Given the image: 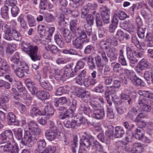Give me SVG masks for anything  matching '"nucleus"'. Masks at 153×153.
<instances>
[{
    "mask_svg": "<svg viewBox=\"0 0 153 153\" xmlns=\"http://www.w3.org/2000/svg\"><path fill=\"white\" fill-rule=\"evenodd\" d=\"M13 131L18 143L24 146H32L39 137L38 135H36L29 131L25 132L24 131V137L22 138V130L20 128L17 130L14 129Z\"/></svg>",
    "mask_w": 153,
    "mask_h": 153,
    "instance_id": "obj_1",
    "label": "nucleus"
},
{
    "mask_svg": "<svg viewBox=\"0 0 153 153\" xmlns=\"http://www.w3.org/2000/svg\"><path fill=\"white\" fill-rule=\"evenodd\" d=\"M19 56L17 53H15L10 60L14 64L11 67L16 74L19 77L22 78L24 75V72L28 73L29 68L28 65L25 62H19Z\"/></svg>",
    "mask_w": 153,
    "mask_h": 153,
    "instance_id": "obj_2",
    "label": "nucleus"
},
{
    "mask_svg": "<svg viewBox=\"0 0 153 153\" xmlns=\"http://www.w3.org/2000/svg\"><path fill=\"white\" fill-rule=\"evenodd\" d=\"M22 50L30 56L32 60L36 61L40 60L41 57L37 55L38 48L36 46H33L29 43L22 41Z\"/></svg>",
    "mask_w": 153,
    "mask_h": 153,
    "instance_id": "obj_3",
    "label": "nucleus"
},
{
    "mask_svg": "<svg viewBox=\"0 0 153 153\" xmlns=\"http://www.w3.org/2000/svg\"><path fill=\"white\" fill-rule=\"evenodd\" d=\"M22 126L25 132L29 131L36 135H39L41 132V129L38 127V124L34 121H30L28 123H26L25 118H23L21 121Z\"/></svg>",
    "mask_w": 153,
    "mask_h": 153,
    "instance_id": "obj_4",
    "label": "nucleus"
},
{
    "mask_svg": "<svg viewBox=\"0 0 153 153\" xmlns=\"http://www.w3.org/2000/svg\"><path fill=\"white\" fill-rule=\"evenodd\" d=\"M87 119L83 116L80 114L76 116V120H71L66 119L64 121V125L67 128H75L76 126H79L81 124H85L87 122Z\"/></svg>",
    "mask_w": 153,
    "mask_h": 153,
    "instance_id": "obj_5",
    "label": "nucleus"
},
{
    "mask_svg": "<svg viewBox=\"0 0 153 153\" xmlns=\"http://www.w3.org/2000/svg\"><path fill=\"white\" fill-rule=\"evenodd\" d=\"M90 105L92 108L90 115L97 119L103 118L105 116L104 111L103 109H100L97 102L94 101H91L90 102Z\"/></svg>",
    "mask_w": 153,
    "mask_h": 153,
    "instance_id": "obj_6",
    "label": "nucleus"
},
{
    "mask_svg": "<svg viewBox=\"0 0 153 153\" xmlns=\"http://www.w3.org/2000/svg\"><path fill=\"white\" fill-rule=\"evenodd\" d=\"M86 22L84 25V27L88 36H90L92 34V26L94 22V16L90 14H86L85 16Z\"/></svg>",
    "mask_w": 153,
    "mask_h": 153,
    "instance_id": "obj_7",
    "label": "nucleus"
},
{
    "mask_svg": "<svg viewBox=\"0 0 153 153\" xmlns=\"http://www.w3.org/2000/svg\"><path fill=\"white\" fill-rule=\"evenodd\" d=\"M13 25H11L9 26L6 22L2 21H0V30L1 29L3 31L4 33V38L6 40L8 38H10L11 36L10 34L12 30L15 27Z\"/></svg>",
    "mask_w": 153,
    "mask_h": 153,
    "instance_id": "obj_8",
    "label": "nucleus"
},
{
    "mask_svg": "<svg viewBox=\"0 0 153 153\" xmlns=\"http://www.w3.org/2000/svg\"><path fill=\"white\" fill-rule=\"evenodd\" d=\"M115 88L112 86H110L107 87V91L105 92V98L107 103L110 106H111L112 103L111 99L110 98V95L111 96L112 100L114 101V97L116 95L117 91L115 90Z\"/></svg>",
    "mask_w": 153,
    "mask_h": 153,
    "instance_id": "obj_9",
    "label": "nucleus"
},
{
    "mask_svg": "<svg viewBox=\"0 0 153 153\" xmlns=\"http://www.w3.org/2000/svg\"><path fill=\"white\" fill-rule=\"evenodd\" d=\"M13 139V132L11 130H6L0 134V144L10 142Z\"/></svg>",
    "mask_w": 153,
    "mask_h": 153,
    "instance_id": "obj_10",
    "label": "nucleus"
},
{
    "mask_svg": "<svg viewBox=\"0 0 153 153\" xmlns=\"http://www.w3.org/2000/svg\"><path fill=\"white\" fill-rule=\"evenodd\" d=\"M110 10V9L105 6H102L100 8L102 19L105 24H107L109 22Z\"/></svg>",
    "mask_w": 153,
    "mask_h": 153,
    "instance_id": "obj_11",
    "label": "nucleus"
},
{
    "mask_svg": "<svg viewBox=\"0 0 153 153\" xmlns=\"http://www.w3.org/2000/svg\"><path fill=\"white\" fill-rule=\"evenodd\" d=\"M97 7L96 4L89 3L83 7L82 10L81 17L82 18L84 19L86 14H89L88 13L89 10L96 9Z\"/></svg>",
    "mask_w": 153,
    "mask_h": 153,
    "instance_id": "obj_12",
    "label": "nucleus"
},
{
    "mask_svg": "<svg viewBox=\"0 0 153 153\" xmlns=\"http://www.w3.org/2000/svg\"><path fill=\"white\" fill-rule=\"evenodd\" d=\"M126 52L127 57L129 60L130 65L132 66L133 65L136 64L137 62V60L134 56V50L133 51L132 48L129 46H126Z\"/></svg>",
    "mask_w": 153,
    "mask_h": 153,
    "instance_id": "obj_13",
    "label": "nucleus"
},
{
    "mask_svg": "<svg viewBox=\"0 0 153 153\" xmlns=\"http://www.w3.org/2000/svg\"><path fill=\"white\" fill-rule=\"evenodd\" d=\"M58 134L56 128H54L53 129H50L46 130L45 132V135L48 140L52 141L56 139Z\"/></svg>",
    "mask_w": 153,
    "mask_h": 153,
    "instance_id": "obj_14",
    "label": "nucleus"
},
{
    "mask_svg": "<svg viewBox=\"0 0 153 153\" xmlns=\"http://www.w3.org/2000/svg\"><path fill=\"white\" fill-rule=\"evenodd\" d=\"M64 74L66 78L72 77L76 75V71L74 69H73L70 64L66 65L64 68Z\"/></svg>",
    "mask_w": 153,
    "mask_h": 153,
    "instance_id": "obj_15",
    "label": "nucleus"
},
{
    "mask_svg": "<svg viewBox=\"0 0 153 153\" xmlns=\"http://www.w3.org/2000/svg\"><path fill=\"white\" fill-rule=\"evenodd\" d=\"M75 94L78 97L81 98L82 100L89 98L90 95V92L81 88H76L75 91Z\"/></svg>",
    "mask_w": 153,
    "mask_h": 153,
    "instance_id": "obj_16",
    "label": "nucleus"
},
{
    "mask_svg": "<svg viewBox=\"0 0 153 153\" xmlns=\"http://www.w3.org/2000/svg\"><path fill=\"white\" fill-rule=\"evenodd\" d=\"M59 109L65 111L64 113H60L58 116L59 118L61 119H68L69 117H72L73 115L74 112L73 110L71 109H69L66 110V109L64 107H60Z\"/></svg>",
    "mask_w": 153,
    "mask_h": 153,
    "instance_id": "obj_17",
    "label": "nucleus"
},
{
    "mask_svg": "<svg viewBox=\"0 0 153 153\" xmlns=\"http://www.w3.org/2000/svg\"><path fill=\"white\" fill-rule=\"evenodd\" d=\"M1 147H4V150H8L10 151V153H19V149L16 143L12 145L10 142H9L4 146L2 145Z\"/></svg>",
    "mask_w": 153,
    "mask_h": 153,
    "instance_id": "obj_18",
    "label": "nucleus"
},
{
    "mask_svg": "<svg viewBox=\"0 0 153 153\" xmlns=\"http://www.w3.org/2000/svg\"><path fill=\"white\" fill-rule=\"evenodd\" d=\"M82 140V146L85 148H88L90 146H91L92 142L94 141V137L90 135H87L83 137Z\"/></svg>",
    "mask_w": 153,
    "mask_h": 153,
    "instance_id": "obj_19",
    "label": "nucleus"
},
{
    "mask_svg": "<svg viewBox=\"0 0 153 153\" xmlns=\"http://www.w3.org/2000/svg\"><path fill=\"white\" fill-rule=\"evenodd\" d=\"M130 73V80L133 83L134 85L136 86L144 85V83L143 80L138 77L133 71L132 73Z\"/></svg>",
    "mask_w": 153,
    "mask_h": 153,
    "instance_id": "obj_20",
    "label": "nucleus"
},
{
    "mask_svg": "<svg viewBox=\"0 0 153 153\" xmlns=\"http://www.w3.org/2000/svg\"><path fill=\"white\" fill-rule=\"evenodd\" d=\"M59 26L58 28L59 30L66 29L65 27L66 26V24L69 22L68 19L67 18H65V17L63 14H61L58 17Z\"/></svg>",
    "mask_w": 153,
    "mask_h": 153,
    "instance_id": "obj_21",
    "label": "nucleus"
},
{
    "mask_svg": "<svg viewBox=\"0 0 153 153\" xmlns=\"http://www.w3.org/2000/svg\"><path fill=\"white\" fill-rule=\"evenodd\" d=\"M133 71L128 69H125L124 72L121 73L120 75V78L123 83L126 84L127 83V79L129 78L130 79V73H132Z\"/></svg>",
    "mask_w": 153,
    "mask_h": 153,
    "instance_id": "obj_22",
    "label": "nucleus"
},
{
    "mask_svg": "<svg viewBox=\"0 0 153 153\" xmlns=\"http://www.w3.org/2000/svg\"><path fill=\"white\" fill-rule=\"evenodd\" d=\"M85 39L77 37L73 42L74 47L78 50H81L83 47V44L85 42Z\"/></svg>",
    "mask_w": 153,
    "mask_h": 153,
    "instance_id": "obj_23",
    "label": "nucleus"
},
{
    "mask_svg": "<svg viewBox=\"0 0 153 153\" xmlns=\"http://www.w3.org/2000/svg\"><path fill=\"white\" fill-rule=\"evenodd\" d=\"M140 112L139 109L132 107L126 114L125 117L127 119L133 120L136 115Z\"/></svg>",
    "mask_w": 153,
    "mask_h": 153,
    "instance_id": "obj_24",
    "label": "nucleus"
},
{
    "mask_svg": "<svg viewBox=\"0 0 153 153\" xmlns=\"http://www.w3.org/2000/svg\"><path fill=\"white\" fill-rule=\"evenodd\" d=\"M25 84L27 88L33 94H35L37 91L35 83L29 79H26L25 80Z\"/></svg>",
    "mask_w": 153,
    "mask_h": 153,
    "instance_id": "obj_25",
    "label": "nucleus"
},
{
    "mask_svg": "<svg viewBox=\"0 0 153 153\" xmlns=\"http://www.w3.org/2000/svg\"><path fill=\"white\" fill-rule=\"evenodd\" d=\"M10 35L11 37L6 40L11 41L13 39L15 40L20 41L22 39L21 36L20 34L16 30L15 27L14 28Z\"/></svg>",
    "mask_w": 153,
    "mask_h": 153,
    "instance_id": "obj_26",
    "label": "nucleus"
},
{
    "mask_svg": "<svg viewBox=\"0 0 153 153\" xmlns=\"http://www.w3.org/2000/svg\"><path fill=\"white\" fill-rule=\"evenodd\" d=\"M145 98L140 99L138 101V103L142 107L143 110L146 112H149L151 110V107Z\"/></svg>",
    "mask_w": 153,
    "mask_h": 153,
    "instance_id": "obj_27",
    "label": "nucleus"
},
{
    "mask_svg": "<svg viewBox=\"0 0 153 153\" xmlns=\"http://www.w3.org/2000/svg\"><path fill=\"white\" fill-rule=\"evenodd\" d=\"M54 72L55 73L54 77L57 81H60L62 80L63 81L66 79L65 76L64 74V71L56 68L54 70Z\"/></svg>",
    "mask_w": 153,
    "mask_h": 153,
    "instance_id": "obj_28",
    "label": "nucleus"
},
{
    "mask_svg": "<svg viewBox=\"0 0 153 153\" xmlns=\"http://www.w3.org/2000/svg\"><path fill=\"white\" fill-rule=\"evenodd\" d=\"M69 94H67L65 97H60L59 98H55L54 100V102L55 103L54 105L56 107L59 106V104H60L61 105H63L66 104L68 101V100L69 99L70 97Z\"/></svg>",
    "mask_w": 153,
    "mask_h": 153,
    "instance_id": "obj_29",
    "label": "nucleus"
},
{
    "mask_svg": "<svg viewBox=\"0 0 153 153\" xmlns=\"http://www.w3.org/2000/svg\"><path fill=\"white\" fill-rule=\"evenodd\" d=\"M39 79V84L41 87L46 90L51 91L52 89V87L47 80L42 79L40 76Z\"/></svg>",
    "mask_w": 153,
    "mask_h": 153,
    "instance_id": "obj_30",
    "label": "nucleus"
},
{
    "mask_svg": "<svg viewBox=\"0 0 153 153\" xmlns=\"http://www.w3.org/2000/svg\"><path fill=\"white\" fill-rule=\"evenodd\" d=\"M9 100L8 96L6 95H3L0 98V106L5 111L7 109V104Z\"/></svg>",
    "mask_w": 153,
    "mask_h": 153,
    "instance_id": "obj_31",
    "label": "nucleus"
},
{
    "mask_svg": "<svg viewBox=\"0 0 153 153\" xmlns=\"http://www.w3.org/2000/svg\"><path fill=\"white\" fill-rule=\"evenodd\" d=\"M64 36L65 39L67 43H70L72 40V33L68 30L66 29L60 30Z\"/></svg>",
    "mask_w": 153,
    "mask_h": 153,
    "instance_id": "obj_32",
    "label": "nucleus"
},
{
    "mask_svg": "<svg viewBox=\"0 0 153 153\" xmlns=\"http://www.w3.org/2000/svg\"><path fill=\"white\" fill-rule=\"evenodd\" d=\"M10 71V67L7 63L5 61H3L0 68V76H3V74L9 72Z\"/></svg>",
    "mask_w": 153,
    "mask_h": 153,
    "instance_id": "obj_33",
    "label": "nucleus"
},
{
    "mask_svg": "<svg viewBox=\"0 0 153 153\" xmlns=\"http://www.w3.org/2000/svg\"><path fill=\"white\" fill-rule=\"evenodd\" d=\"M35 93H36V96L39 99L42 100L48 99L50 96L48 92L44 90L36 91Z\"/></svg>",
    "mask_w": 153,
    "mask_h": 153,
    "instance_id": "obj_34",
    "label": "nucleus"
},
{
    "mask_svg": "<svg viewBox=\"0 0 153 153\" xmlns=\"http://www.w3.org/2000/svg\"><path fill=\"white\" fill-rule=\"evenodd\" d=\"M54 113V111L52 106L50 104L47 105L42 111V115H52Z\"/></svg>",
    "mask_w": 153,
    "mask_h": 153,
    "instance_id": "obj_35",
    "label": "nucleus"
},
{
    "mask_svg": "<svg viewBox=\"0 0 153 153\" xmlns=\"http://www.w3.org/2000/svg\"><path fill=\"white\" fill-rule=\"evenodd\" d=\"M118 20L117 17L114 16L112 20V23L110 25L109 31L110 33H113L117 27Z\"/></svg>",
    "mask_w": 153,
    "mask_h": 153,
    "instance_id": "obj_36",
    "label": "nucleus"
},
{
    "mask_svg": "<svg viewBox=\"0 0 153 153\" xmlns=\"http://www.w3.org/2000/svg\"><path fill=\"white\" fill-rule=\"evenodd\" d=\"M144 130L141 127H138L135 132L134 137L135 138L139 140L142 139L144 136Z\"/></svg>",
    "mask_w": 153,
    "mask_h": 153,
    "instance_id": "obj_37",
    "label": "nucleus"
},
{
    "mask_svg": "<svg viewBox=\"0 0 153 153\" xmlns=\"http://www.w3.org/2000/svg\"><path fill=\"white\" fill-rule=\"evenodd\" d=\"M54 40L60 48H63L64 46V42L62 37L60 34H56L54 37Z\"/></svg>",
    "mask_w": 153,
    "mask_h": 153,
    "instance_id": "obj_38",
    "label": "nucleus"
},
{
    "mask_svg": "<svg viewBox=\"0 0 153 153\" xmlns=\"http://www.w3.org/2000/svg\"><path fill=\"white\" fill-rule=\"evenodd\" d=\"M3 45H6L7 47L6 50V52L7 54H11L13 53L15 50V45L13 44L7 43L6 42H3Z\"/></svg>",
    "mask_w": 153,
    "mask_h": 153,
    "instance_id": "obj_39",
    "label": "nucleus"
},
{
    "mask_svg": "<svg viewBox=\"0 0 153 153\" xmlns=\"http://www.w3.org/2000/svg\"><path fill=\"white\" fill-rule=\"evenodd\" d=\"M125 133V131L123 128L121 126H117L115 127L114 133L116 137L119 138L122 137Z\"/></svg>",
    "mask_w": 153,
    "mask_h": 153,
    "instance_id": "obj_40",
    "label": "nucleus"
},
{
    "mask_svg": "<svg viewBox=\"0 0 153 153\" xmlns=\"http://www.w3.org/2000/svg\"><path fill=\"white\" fill-rule=\"evenodd\" d=\"M91 146L97 152H103V147L97 140H94L93 142H92Z\"/></svg>",
    "mask_w": 153,
    "mask_h": 153,
    "instance_id": "obj_41",
    "label": "nucleus"
},
{
    "mask_svg": "<svg viewBox=\"0 0 153 153\" xmlns=\"http://www.w3.org/2000/svg\"><path fill=\"white\" fill-rule=\"evenodd\" d=\"M69 91L67 86L61 87L58 88L55 93L56 95L60 96L63 94H69Z\"/></svg>",
    "mask_w": 153,
    "mask_h": 153,
    "instance_id": "obj_42",
    "label": "nucleus"
},
{
    "mask_svg": "<svg viewBox=\"0 0 153 153\" xmlns=\"http://www.w3.org/2000/svg\"><path fill=\"white\" fill-rule=\"evenodd\" d=\"M7 118L9 124L11 125L16 122V116L13 112H10L8 114Z\"/></svg>",
    "mask_w": 153,
    "mask_h": 153,
    "instance_id": "obj_43",
    "label": "nucleus"
},
{
    "mask_svg": "<svg viewBox=\"0 0 153 153\" xmlns=\"http://www.w3.org/2000/svg\"><path fill=\"white\" fill-rule=\"evenodd\" d=\"M97 82L96 79L91 78H85L83 80V85L85 87L92 85H94Z\"/></svg>",
    "mask_w": 153,
    "mask_h": 153,
    "instance_id": "obj_44",
    "label": "nucleus"
},
{
    "mask_svg": "<svg viewBox=\"0 0 153 153\" xmlns=\"http://www.w3.org/2000/svg\"><path fill=\"white\" fill-rule=\"evenodd\" d=\"M75 32L76 35L78 36L77 37H80L81 39H85L87 37L85 32L82 30L81 27L77 28Z\"/></svg>",
    "mask_w": 153,
    "mask_h": 153,
    "instance_id": "obj_45",
    "label": "nucleus"
},
{
    "mask_svg": "<svg viewBox=\"0 0 153 153\" xmlns=\"http://www.w3.org/2000/svg\"><path fill=\"white\" fill-rule=\"evenodd\" d=\"M146 38L148 41L147 44V47H153V32L148 33L146 36Z\"/></svg>",
    "mask_w": 153,
    "mask_h": 153,
    "instance_id": "obj_46",
    "label": "nucleus"
},
{
    "mask_svg": "<svg viewBox=\"0 0 153 153\" xmlns=\"http://www.w3.org/2000/svg\"><path fill=\"white\" fill-rule=\"evenodd\" d=\"M8 7L7 6H4L1 9V14L3 18L5 19L9 18Z\"/></svg>",
    "mask_w": 153,
    "mask_h": 153,
    "instance_id": "obj_47",
    "label": "nucleus"
},
{
    "mask_svg": "<svg viewBox=\"0 0 153 153\" xmlns=\"http://www.w3.org/2000/svg\"><path fill=\"white\" fill-rule=\"evenodd\" d=\"M79 109L81 111H83L85 114L90 115L92 108L91 107V108L86 107L84 104L82 103L80 104Z\"/></svg>",
    "mask_w": 153,
    "mask_h": 153,
    "instance_id": "obj_48",
    "label": "nucleus"
},
{
    "mask_svg": "<svg viewBox=\"0 0 153 153\" xmlns=\"http://www.w3.org/2000/svg\"><path fill=\"white\" fill-rule=\"evenodd\" d=\"M28 25L30 27L35 26L36 25V22L33 16L31 15L27 14L26 16Z\"/></svg>",
    "mask_w": 153,
    "mask_h": 153,
    "instance_id": "obj_49",
    "label": "nucleus"
},
{
    "mask_svg": "<svg viewBox=\"0 0 153 153\" xmlns=\"http://www.w3.org/2000/svg\"><path fill=\"white\" fill-rule=\"evenodd\" d=\"M99 45L100 48H104L105 50H108L111 48V45L110 44V42H107V39L105 41L103 40L100 41Z\"/></svg>",
    "mask_w": 153,
    "mask_h": 153,
    "instance_id": "obj_50",
    "label": "nucleus"
},
{
    "mask_svg": "<svg viewBox=\"0 0 153 153\" xmlns=\"http://www.w3.org/2000/svg\"><path fill=\"white\" fill-rule=\"evenodd\" d=\"M121 27L124 30H126L130 29H134L135 28L134 26L130 22L126 21L121 25Z\"/></svg>",
    "mask_w": 153,
    "mask_h": 153,
    "instance_id": "obj_51",
    "label": "nucleus"
},
{
    "mask_svg": "<svg viewBox=\"0 0 153 153\" xmlns=\"http://www.w3.org/2000/svg\"><path fill=\"white\" fill-rule=\"evenodd\" d=\"M30 114L33 116L42 115V111L37 107H33L30 110Z\"/></svg>",
    "mask_w": 153,
    "mask_h": 153,
    "instance_id": "obj_52",
    "label": "nucleus"
},
{
    "mask_svg": "<svg viewBox=\"0 0 153 153\" xmlns=\"http://www.w3.org/2000/svg\"><path fill=\"white\" fill-rule=\"evenodd\" d=\"M145 28H143V27H137V33L138 37L141 39H143L145 37Z\"/></svg>",
    "mask_w": 153,
    "mask_h": 153,
    "instance_id": "obj_53",
    "label": "nucleus"
},
{
    "mask_svg": "<svg viewBox=\"0 0 153 153\" xmlns=\"http://www.w3.org/2000/svg\"><path fill=\"white\" fill-rule=\"evenodd\" d=\"M44 19L45 21L48 23H52L55 20L54 17L51 14L46 13L44 14Z\"/></svg>",
    "mask_w": 153,
    "mask_h": 153,
    "instance_id": "obj_54",
    "label": "nucleus"
},
{
    "mask_svg": "<svg viewBox=\"0 0 153 153\" xmlns=\"http://www.w3.org/2000/svg\"><path fill=\"white\" fill-rule=\"evenodd\" d=\"M109 42L111 45L116 47L118 45V39L116 37H108L107 38V42Z\"/></svg>",
    "mask_w": 153,
    "mask_h": 153,
    "instance_id": "obj_55",
    "label": "nucleus"
},
{
    "mask_svg": "<svg viewBox=\"0 0 153 153\" xmlns=\"http://www.w3.org/2000/svg\"><path fill=\"white\" fill-rule=\"evenodd\" d=\"M94 60V58L92 56L90 55L88 57L87 62L88 63V65L90 69H93L95 67V65Z\"/></svg>",
    "mask_w": 153,
    "mask_h": 153,
    "instance_id": "obj_56",
    "label": "nucleus"
},
{
    "mask_svg": "<svg viewBox=\"0 0 153 153\" xmlns=\"http://www.w3.org/2000/svg\"><path fill=\"white\" fill-rule=\"evenodd\" d=\"M77 140L76 137H74L73 138V143L71 144V149L72 152L75 153L76 150H78L79 148L77 146L78 144L77 143Z\"/></svg>",
    "mask_w": 153,
    "mask_h": 153,
    "instance_id": "obj_57",
    "label": "nucleus"
},
{
    "mask_svg": "<svg viewBox=\"0 0 153 153\" xmlns=\"http://www.w3.org/2000/svg\"><path fill=\"white\" fill-rule=\"evenodd\" d=\"M138 64L144 68H149L150 67L149 63L147 60L143 58L140 61Z\"/></svg>",
    "mask_w": 153,
    "mask_h": 153,
    "instance_id": "obj_58",
    "label": "nucleus"
},
{
    "mask_svg": "<svg viewBox=\"0 0 153 153\" xmlns=\"http://www.w3.org/2000/svg\"><path fill=\"white\" fill-rule=\"evenodd\" d=\"M144 78L146 81L150 80L151 82L153 84V74H150V72L148 71H146L144 73Z\"/></svg>",
    "mask_w": 153,
    "mask_h": 153,
    "instance_id": "obj_59",
    "label": "nucleus"
},
{
    "mask_svg": "<svg viewBox=\"0 0 153 153\" xmlns=\"http://www.w3.org/2000/svg\"><path fill=\"white\" fill-rule=\"evenodd\" d=\"M46 145V143L44 140H41L38 142L37 148L35 151H40V150L44 149Z\"/></svg>",
    "mask_w": 153,
    "mask_h": 153,
    "instance_id": "obj_60",
    "label": "nucleus"
},
{
    "mask_svg": "<svg viewBox=\"0 0 153 153\" xmlns=\"http://www.w3.org/2000/svg\"><path fill=\"white\" fill-rule=\"evenodd\" d=\"M25 92L23 93V94L24 95L23 96L24 98L26 100L25 101V103L27 105H30L31 103V97H30V95L28 93L26 92L25 91H24Z\"/></svg>",
    "mask_w": 153,
    "mask_h": 153,
    "instance_id": "obj_61",
    "label": "nucleus"
},
{
    "mask_svg": "<svg viewBox=\"0 0 153 153\" xmlns=\"http://www.w3.org/2000/svg\"><path fill=\"white\" fill-rule=\"evenodd\" d=\"M142 146L139 143H135L133 145V148L131 150L132 153H134L135 152L141 149Z\"/></svg>",
    "mask_w": 153,
    "mask_h": 153,
    "instance_id": "obj_62",
    "label": "nucleus"
},
{
    "mask_svg": "<svg viewBox=\"0 0 153 153\" xmlns=\"http://www.w3.org/2000/svg\"><path fill=\"white\" fill-rule=\"evenodd\" d=\"M50 51L52 54L55 55L58 54L60 52V50L53 45L50 46Z\"/></svg>",
    "mask_w": 153,
    "mask_h": 153,
    "instance_id": "obj_63",
    "label": "nucleus"
},
{
    "mask_svg": "<svg viewBox=\"0 0 153 153\" xmlns=\"http://www.w3.org/2000/svg\"><path fill=\"white\" fill-rule=\"evenodd\" d=\"M18 21L19 22L21 26L24 29H25L27 27V23L24 18L22 16H19L17 18Z\"/></svg>",
    "mask_w": 153,
    "mask_h": 153,
    "instance_id": "obj_64",
    "label": "nucleus"
}]
</instances>
